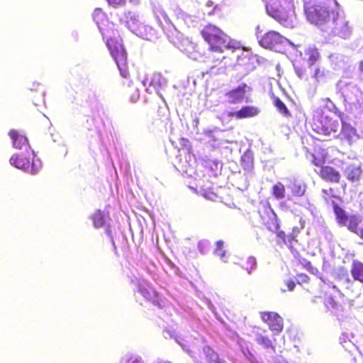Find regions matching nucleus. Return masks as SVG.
<instances>
[{
	"label": "nucleus",
	"instance_id": "obj_1",
	"mask_svg": "<svg viewBox=\"0 0 363 363\" xmlns=\"http://www.w3.org/2000/svg\"><path fill=\"white\" fill-rule=\"evenodd\" d=\"M203 40L208 44L210 52L208 60L211 63L209 69L213 73H221L232 65V60L225 55L216 57V53L223 54L225 49L235 50L239 48L233 45L230 38L219 27L208 23L201 30Z\"/></svg>",
	"mask_w": 363,
	"mask_h": 363
},
{
	"label": "nucleus",
	"instance_id": "obj_2",
	"mask_svg": "<svg viewBox=\"0 0 363 363\" xmlns=\"http://www.w3.org/2000/svg\"><path fill=\"white\" fill-rule=\"evenodd\" d=\"M105 14L101 9H96L93 13V18L100 29L102 35L106 40V46L123 78L129 77V72L127 62V52L122 44L121 38L117 30L112 28L104 27ZM105 21H107L105 19Z\"/></svg>",
	"mask_w": 363,
	"mask_h": 363
},
{
	"label": "nucleus",
	"instance_id": "obj_3",
	"mask_svg": "<svg viewBox=\"0 0 363 363\" xmlns=\"http://www.w3.org/2000/svg\"><path fill=\"white\" fill-rule=\"evenodd\" d=\"M304 12L307 20L321 28L338 17V4L336 0H305Z\"/></svg>",
	"mask_w": 363,
	"mask_h": 363
},
{
	"label": "nucleus",
	"instance_id": "obj_4",
	"mask_svg": "<svg viewBox=\"0 0 363 363\" xmlns=\"http://www.w3.org/2000/svg\"><path fill=\"white\" fill-rule=\"evenodd\" d=\"M10 163L13 167L23 169L30 174H36L41 167V162L37 158L33 150L26 153L16 154L10 158Z\"/></svg>",
	"mask_w": 363,
	"mask_h": 363
},
{
	"label": "nucleus",
	"instance_id": "obj_5",
	"mask_svg": "<svg viewBox=\"0 0 363 363\" xmlns=\"http://www.w3.org/2000/svg\"><path fill=\"white\" fill-rule=\"evenodd\" d=\"M268 14L285 27H293L295 23V11L292 6L284 8L277 2L266 5Z\"/></svg>",
	"mask_w": 363,
	"mask_h": 363
},
{
	"label": "nucleus",
	"instance_id": "obj_6",
	"mask_svg": "<svg viewBox=\"0 0 363 363\" xmlns=\"http://www.w3.org/2000/svg\"><path fill=\"white\" fill-rule=\"evenodd\" d=\"M258 213L262 225L269 231L277 233V236L281 240V242L287 244V235L284 231L279 230L280 226L278 218L273 209L269 206L263 205L259 208Z\"/></svg>",
	"mask_w": 363,
	"mask_h": 363
},
{
	"label": "nucleus",
	"instance_id": "obj_7",
	"mask_svg": "<svg viewBox=\"0 0 363 363\" xmlns=\"http://www.w3.org/2000/svg\"><path fill=\"white\" fill-rule=\"evenodd\" d=\"M321 59L319 50L315 46H309L304 50V58L306 65L301 64H294V67L295 73L301 79H308V69H312L318 61Z\"/></svg>",
	"mask_w": 363,
	"mask_h": 363
},
{
	"label": "nucleus",
	"instance_id": "obj_8",
	"mask_svg": "<svg viewBox=\"0 0 363 363\" xmlns=\"http://www.w3.org/2000/svg\"><path fill=\"white\" fill-rule=\"evenodd\" d=\"M342 127L339 120L329 116H320L313 120V128L316 133L324 135H335Z\"/></svg>",
	"mask_w": 363,
	"mask_h": 363
},
{
	"label": "nucleus",
	"instance_id": "obj_9",
	"mask_svg": "<svg viewBox=\"0 0 363 363\" xmlns=\"http://www.w3.org/2000/svg\"><path fill=\"white\" fill-rule=\"evenodd\" d=\"M250 91V86L245 83H242L237 87L226 91L225 97L228 104H239L245 101L247 93Z\"/></svg>",
	"mask_w": 363,
	"mask_h": 363
},
{
	"label": "nucleus",
	"instance_id": "obj_10",
	"mask_svg": "<svg viewBox=\"0 0 363 363\" xmlns=\"http://www.w3.org/2000/svg\"><path fill=\"white\" fill-rule=\"evenodd\" d=\"M128 23L129 29L143 39L150 40L155 35V32L152 27L144 24L135 18H131Z\"/></svg>",
	"mask_w": 363,
	"mask_h": 363
},
{
	"label": "nucleus",
	"instance_id": "obj_11",
	"mask_svg": "<svg viewBox=\"0 0 363 363\" xmlns=\"http://www.w3.org/2000/svg\"><path fill=\"white\" fill-rule=\"evenodd\" d=\"M261 319L264 323L268 325L269 329L279 333L284 328V320L276 312L264 311L260 313Z\"/></svg>",
	"mask_w": 363,
	"mask_h": 363
},
{
	"label": "nucleus",
	"instance_id": "obj_12",
	"mask_svg": "<svg viewBox=\"0 0 363 363\" xmlns=\"http://www.w3.org/2000/svg\"><path fill=\"white\" fill-rule=\"evenodd\" d=\"M191 357L199 363H225V361L220 360L217 352L208 345L199 350L197 354H192Z\"/></svg>",
	"mask_w": 363,
	"mask_h": 363
},
{
	"label": "nucleus",
	"instance_id": "obj_13",
	"mask_svg": "<svg viewBox=\"0 0 363 363\" xmlns=\"http://www.w3.org/2000/svg\"><path fill=\"white\" fill-rule=\"evenodd\" d=\"M260 113V109L255 106H242L238 111H229L227 116L230 118L236 120H241L244 118H254L258 116Z\"/></svg>",
	"mask_w": 363,
	"mask_h": 363
},
{
	"label": "nucleus",
	"instance_id": "obj_14",
	"mask_svg": "<svg viewBox=\"0 0 363 363\" xmlns=\"http://www.w3.org/2000/svg\"><path fill=\"white\" fill-rule=\"evenodd\" d=\"M318 174L323 181L332 184H338L341 179L340 173L334 167L329 165H324L322 167Z\"/></svg>",
	"mask_w": 363,
	"mask_h": 363
},
{
	"label": "nucleus",
	"instance_id": "obj_15",
	"mask_svg": "<svg viewBox=\"0 0 363 363\" xmlns=\"http://www.w3.org/2000/svg\"><path fill=\"white\" fill-rule=\"evenodd\" d=\"M284 37L276 31H269L259 40L260 45L266 48H273L284 42Z\"/></svg>",
	"mask_w": 363,
	"mask_h": 363
},
{
	"label": "nucleus",
	"instance_id": "obj_16",
	"mask_svg": "<svg viewBox=\"0 0 363 363\" xmlns=\"http://www.w3.org/2000/svg\"><path fill=\"white\" fill-rule=\"evenodd\" d=\"M252 333L256 342L264 349L274 348L273 341L267 335V330L259 327L255 326Z\"/></svg>",
	"mask_w": 363,
	"mask_h": 363
},
{
	"label": "nucleus",
	"instance_id": "obj_17",
	"mask_svg": "<svg viewBox=\"0 0 363 363\" xmlns=\"http://www.w3.org/2000/svg\"><path fill=\"white\" fill-rule=\"evenodd\" d=\"M9 134L16 148L23 149L27 148L29 146L27 138L20 134L17 130H11Z\"/></svg>",
	"mask_w": 363,
	"mask_h": 363
},
{
	"label": "nucleus",
	"instance_id": "obj_18",
	"mask_svg": "<svg viewBox=\"0 0 363 363\" xmlns=\"http://www.w3.org/2000/svg\"><path fill=\"white\" fill-rule=\"evenodd\" d=\"M362 223V217L357 214H350L349 218L342 226L346 227L350 231L359 235L361 227H359Z\"/></svg>",
	"mask_w": 363,
	"mask_h": 363
},
{
	"label": "nucleus",
	"instance_id": "obj_19",
	"mask_svg": "<svg viewBox=\"0 0 363 363\" xmlns=\"http://www.w3.org/2000/svg\"><path fill=\"white\" fill-rule=\"evenodd\" d=\"M289 188L294 196L301 197L305 194L306 185L297 179H290Z\"/></svg>",
	"mask_w": 363,
	"mask_h": 363
},
{
	"label": "nucleus",
	"instance_id": "obj_20",
	"mask_svg": "<svg viewBox=\"0 0 363 363\" xmlns=\"http://www.w3.org/2000/svg\"><path fill=\"white\" fill-rule=\"evenodd\" d=\"M331 205L333 208L336 222L340 225L342 226L349 218L350 214L347 213V212L342 208H341L337 203L333 201H332Z\"/></svg>",
	"mask_w": 363,
	"mask_h": 363
},
{
	"label": "nucleus",
	"instance_id": "obj_21",
	"mask_svg": "<svg viewBox=\"0 0 363 363\" xmlns=\"http://www.w3.org/2000/svg\"><path fill=\"white\" fill-rule=\"evenodd\" d=\"M362 169L357 164H349L345 169V175L348 180L352 182L359 181L362 175Z\"/></svg>",
	"mask_w": 363,
	"mask_h": 363
},
{
	"label": "nucleus",
	"instance_id": "obj_22",
	"mask_svg": "<svg viewBox=\"0 0 363 363\" xmlns=\"http://www.w3.org/2000/svg\"><path fill=\"white\" fill-rule=\"evenodd\" d=\"M327 154L323 149L318 148L312 154L311 162L313 165L320 169L323 167L326 162Z\"/></svg>",
	"mask_w": 363,
	"mask_h": 363
},
{
	"label": "nucleus",
	"instance_id": "obj_23",
	"mask_svg": "<svg viewBox=\"0 0 363 363\" xmlns=\"http://www.w3.org/2000/svg\"><path fill=\"white\" fill-rule=\"evenodd\" d=\"M350 273L355 281L363 284V263L359 260L352 262Z\"/></svg>",
	"mask_w": 363,
	"mask_h": 363
},
{
	"label": "nucleus",
	"instance_id": "obj_24",
	"mask_svg": "<svg viewBox=\"0 0 363 363\" xmlns=\"http://www.w3.org/2000/svg\"><path fill=\"white\" fill-rule=\"evenodd\" d=\"M140 293L146 299L152 301L154 304L158 306L159 307H161L160 303L157 301L159 294L155 290H154L153 289H147L145 287H143L140 289Z\"/></svg>",
	"mask_w": 363,
	"mask_h": 363
},
{
	"label": "nucleus",
	"instance_id": "obj_25",
	"mask_svg": "<svg viewBox=\"0 0 363 363\" xmlns=\"http://www.w3.org/2000/svg\"><path fill=\"white\" fill-rule=\"evenodd\" d=\"M238 264L250 274L256 265V259L250 256L244 257L239 259Z\"/></svg>",
	"mask_w": 363,
	"mask_h": 363
},
{
	"label": "nucleus",
	"instance_id": "obj_26",
	"mask_svg": "<svg viewBox=\"0 0 363 363\" xmlns=\"http://www.w3.org/2000/svg\"><path fill=\"white\" fill-rule=\"evenodd\" d=\"M325 68L318 65H315L312 69H308V76L310 75L317 82H319L320 79L325 77Z\"/></svg>",
	"mask_w": 363,
	"mask_h": 363
},
{
	"label": "nucleus",
	"instance_id": "obj_27",
	"mask_svg": "<svg viewBox=\"0 0 363 363\" xmlns=\"http://www.w3.org/2000/svg\"><path fill=\"white\" fill-rule=\"evenodd\" d=\"M241 165L243 169L250 170L254 166V157L251 152L246 151L241 157Z\"/></svg>",
	"mask_w": 363,
	"mask_h": 363
},
{
	"label": "nucleus",
	"instance_id": "obj_28",
	"mask_svg": "<svg viewBox=\"0 0 363 363\" xmlns=\"http://www.w3.org/2000/svg\"><path fill=\"white\" fill-rule=\"evenodd\" d=\"M272 194L277 200L283 199L286 194L285 186L281 182H277L272 187Z\"/></svg>",
	"mask_w": 363,
	"mask_h": 363
},
{
	"label": "nucleus",
	"instance_id": "obj_29",
	"mask_svg": "<svg viewBox=\"0 0 363 363\" xmlns=\"http://www.w3.org/2000/svg\"><path fill=\"white\" fill-rule=\"evenodd\" d=\"M274 105L277 111L285 117H290L291 116L290 111L287 108L284 103L278 97L274 99Z\"/></svg>",
	"mask_w": 363,
	"mask_h": 363
},
{
	"label": "nucleus",
	"instance_id": "obj_30",
	"mask_svg": "<svg viewBox=\"0 0 363 363\" xmlns=\"http://www.w3.org/2000/svg\"><path fill=\"white\" fill-rule=\"evenodd\" d=\"M325 305L328 309L334 310L335 313L343 311L342 306L338 303L332 296L326 298Z\"/></svg>",
	"mask_w": 363,
	"mask_h": 363
},
{
	"label": "nucleus",
	"instance_id": "obj_31",
	"mask_svg": "<svg viewBox=\"0 0 363 363\" xmlns=\"http://www.w3.org/2000/svg\"><path fill=\"white\" fill-rule=\"evenodd\" d=\"M91 219L95 228H101L105 223L104 216L100 210H98L92 215Z\"/></svg>",
	"mask_w": 363,
	"mask_h": 363
},
{
	"label": "nucleus",
	"instance_id": "obj_32",
	"mask_svg": "<svg viewBox=\"0 0 363 363\" xmlns=\"http://www.w3.org/2000/svg\"><path fill=\"white\" fill-rule=\"evenodd\" d=\"M323 198L326 203H329L331 198H335L341 201L340 196H337L334 194V190L333 188L323 189H322Z\"/></svg>",
	"mask_w": 363,
	"mask_h": 363
},
{
	"label": "nucleus",
	"instance_id": "obj_33",
	"mask_svg": "<svg viewBox=\"0 0 363 363\" xmlns=\"http://www.w3.org/2000/svg\"><path fill=\"white\" fill-rule=\"evenodd\" d=\"M125 94L128 95L130 101L133 103H135L139 99V91L136 87L129 86V89L126 90Z\"/></svg>",
	"mask_w": 363,
	"mask_h": 363
},
{
	"label": "nucleus",
	"instance_id": "obj_34",
	"mask_svg": "<svg viewBox=\"0 0 363 363\" xmlns=\"http://www.w3.org/2000/svg\"><path fill=\"white\" fill-rule=\"evenodd\" d=\"M223 241L218 240V242H216V247L215 249L214 252L216 255L220 257L221 259H224L225 258H226V252L223 249Z\"/></svg>",
	"mask_w": 363,
	"mask_h": 363
},
{
	"label": "nucleus",
	"instance_id": "obj_35",
	"mask_svg": "<svg viewBox=\"0 0 363 363\" xmlns=\"http://www.w3.org/2000/svg\"><path fill=\"white\" fill-rule=\"evenodd\" d=\"M322 102L324 106L330 111H334L337 109L335 104L329 98L323 99Z\"/></svg>",
	"mask_w": 363,
	"mask_h": 363
},
{
	"label": "nucleus",
	"instance_id": "obj_36",
	"mask_svg": "<svg viewBox=\"0 0 363 363\" xmlns=\"http://www.w3.org/2000/svg\"><path fill=\"white\" fill-rule=\"evenodd\" d=\"M309 280V277L306 274L301 273L296 275V282L298 284H306Z\"/></svg>",
	"mask_w": 363,
	"mask_h": 363
},
{
	"label": "nucleus",
	"instance_id": "obj_37",
	"mask_svg": "<svg viewBox=\"0 0 363 363\" xmlns=\"http://www.w3.org/2000/svg\"><path fill=\"white\" fill-rule=\"evenodd\" d=\"M297 233H298L297 231L293 232L292 233L287 235V238H286L287 244L286 245L289 246V247H290V248L293 247V246H292L293 243L297 242V240H296Z\"/></svg>",
	"mask_w": 363,
	"mask_h": 363
},
{
	"label": "nucleus",
	"instance_id": "obj_38",
	"mask_svg": "<svg viewBox=\"0 0 363 363\" xmlns=\"http://www.w3.org/2000/svg\"><path fill=\"white\" fill-rule=\"evenodd\" d=\"M126 363H144V362L140 357L131 356L126 359Z\"/></svg>",
	"mask_w": 363,
	"mask_h": 363
},
{
	"label": "nucleus",
	"instance_id": "obj_39",
	"mask_svg": "<svg viewBox=\"0 0 363 363\" xmlns=\"http://www.w3.org/2000/svg\"><path fill=\"white\" fill-rule=\"evenodd\" d=\"M107 1L114 6H122L125 4V0H107Z\"/></svg>",
	"mask_w": 363,
	"mask_h": 363
},
{
	"label": "nucleus",
	"instance_id": "obj_40",
	"mask_svg": "<svg viewBox=\"0 0 363 363\" xmlns=\"http://www.w3.org/2000/svg\"><path fill=\"white\" fill-rule=\"evenodd\" d=\"M285 285L286 286L288 290L290 291H293L296 286V284L292 279L286 280L285 281Z\"/></svg>",
	"mask_w": 363,
	"mask_h": 363
},
{
	"label": "nucleus",
	"instance_id": "obj_41",
	"mask_svg": "<svg viewBox=\"0 0 363 363\" xmlns=\"http://www.w3.org/2000/svg\"><path fill=\"white\" fill-rule=\"evenodd\" d=\"M347 283L348 284L347 286V287H346L347 289H348V290L351 289L352 292H354V291L352 289V288H353V286L354 285V282L350 280L349 279H347Z\"/></svg>",
	"mask_w": 363,
	"mask_h": 363
},
{
	"label": "nucleus",
	"instance_id": "obj_42",
	"mask_svg": "<svg viewBox=\"0 0 363 363\" xmlns=\"http://www.w3.org/2000/svg\"><path fill=\"white\" fill-rule=\"evenodd\" d=\"M154 363H171V362L165 359H158L157 362Z\"/></svg>",
	"mask_w": 363,
	"mask_h": 363
},
{
	"label": "nucleus",
	"instance_id": "obj_43",
	"mask_svg": "<svg viewBox=\"0 0 363 363\" xmlns=\"http://www.w3.org/2000/svg\"><path fill=\"white\" fill-rule=\"evenodd\" d=\"M358 236L363 240V224H362V226L360 228V231L359 232V235Z\"/></svg>",
	"mask_w": 363,
	"mask_h": 363
},
{
	"label": "nucleus",
	"instance_id": "obj_44",
	"mask_svg": "<svg viewBox=\"0 0 363 363\" xmlns=\"http://www.w3.org/2000/svg\"><path fill=\"white\" fill-rule=\"evenodd\" d=\"M359 69L360 72H363V60L360 61L359 64Z\"/></svg>",
	"mask_w": 363,
	"mask_h": 363
},
{
	"label": "nucleus",
	"instance_id": "obj_45",
	"mask_svg": "<svg viewBox=\"0 0 363 363\" xmlns=\"http://www.w3.org/2000/svg\"><path fill=\"white\" fill-rule=\"evenodd\" d=\"M131 2H133V3H138V0H130Z\"/></svg>",
	"mask_w": 363,
	"mask_h": 363
},
{
	"label": "nucleus",
	"instance_id": "obj_46",
	"mask_svg": "<svg viewBox=\"0 0 363 363\" xmlns=\"http://www.w3.org/2000/svg\"><path fill=\"white\" fill-rule=\"evenodd\" d=\"M307 265L311 266V262H308L307 263Z\"/></svg>",
	"mask_w": 363,
	"mask_h": 363
}]
</instances>
